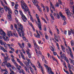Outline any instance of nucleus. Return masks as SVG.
<instances>
[{
    "label": "nucleus",
    "mask_w": 74,
    "mask_h": 74,
    "mask_svg": "<svg viewBox=\"0 0 74 74\" xmlns=\"http://www.w3.org/2000/svg\"><path fill=\"white\" fill-rule=\"evenodd\" d=\"M45 67L46 68V69L48 70L47 71L49 74H54V73L52 71V69L51 68H49L48 66H46Z\"/></svg>",
    "instance_id": "nucleus-4"
},
{
    "label": "nucleus",
    "mask_w": 74,
    "mask_h": 74,
    "mask_svg": "<svg viewBox=\"0 0 74 74\" xmlns=\"http://www.w3.org/2000/svg\"><path fill=\"white\" fill-rule=\"evenodd\" d=\"M50 8H52V7H54V6H53V4H52V2H50Z\"/></svg>",
    "instance_id": "nucleus-44"
},
{
    "label": "nucleus",
    "mask_w": 74,
    "mask_h": 74,
    "mask_svg": "<svg viewBox=\"0 0 74 74\" xmlns=\"http://www.w3.org/2000/svg\"><path fill=\"white\" fill-rule=\"evenodd\" d=\"M20 69H21V68H22V67H21V66L20 65H19V66H17V69H18V70H19V73H21V70L20 69Z\"/></svg>",
    "instance_id": "nucleus-15"
},
{
    "label": "nucleus",
    "mask_w": 74,
    "mask_h": 74,
    "mask_svg": "<svg viewBox=\"0 0 74 74\" xmlns=\"http://www.w3.org/2000/svg\"><path fill=\"white\" fill-rule=\"evenodd\" d=\"M70 3L71 5L73 4V0H70Z\"/></svg>",
    "instance_id": "nucleus-49"
},
{
    "label": "nucleus",
    "mask_w": 74,
    "mask_h": 74,
    "mask_svg": "<svg viewBox=\"0 0 74 74\" xmlns=\"http://www.w3.org/2000/svg\"><path fill=\"white\" fill-rule=\"evenodd\" d=\"M9 15L8 16V18L10 19V20H11V14L10 13H8Z\"/></svg>",
    "instance_id": "nucleus-30"
},
{
    "label": "nucleus",
    "mask_w": 74,
    "mask_h": 74,
    "mask_svg": "<svg viewBox=\"0 0 74 74\" xmlns=\"http://www.w3.org/2000/svg\"><path fill=\"white\" fill-rule=\"evenodd\" d=\"M13 36H15V37H17V38H18V34H17L16 33H14Z\"/></svg>",
    "instance_id": "nucleus-43"
},
{
    "label": "nucleus",
    "mask_w": 74,
    "mask_h": 74,
    "mask_svg": "<svg viewBox=\"0 0 74 74\" xmlns=\"http://www.w3.org/2000/svg\"><path fill=\"white\" fill-rule=\"evenodd\" d=\"M29 51H30V50H27V51H26V52H27V53L28 55H30V53H29Z\"/></svg>",
    "instance_id": "nucleus-53"
},
{
    "label": "nucleus",
    "mask_w": 74,
    "mask_h": 74,
    "mask_svg": "<svg viewBox=\"0 0 74 74\" xmlns=\"http://www.w3.org/2000/svg\"><path fill=\"white\" fill-rule=\"evenodd\" d=\"M64 60L66 61L67 63H69V60H68L67 58H66V59H64Z\"/></svg>",
    "instance_id": "nucleus-42"
},
{
    "label": "nucleus",
    "mask_w": 74,
    "mask_h": 74,
    "mask_svg": "<svg viewBox=\"0 0 74 74\" xmlns=\"http://www.w3.org/2000/svg\"><path fill=\"white\" fill-rule=\"evenodd\" d=\"M6 66L7 67H11V64L10 63H8L7 64H6Z\"/></svg>",
    "instance_id": "nucleus-32"
},
{
    "label": "nucleus",
    "mask_w": 74,
    "mask_h": 74,
    "mask_svg": "<svg viewBox=\"0 0 74 74\" xmlns=\"http://www.w3.org/2000/svg\"><path fill=\"white\" fill-rule=\"evenodd\" d=\"M11 67L12 68V69L13 70H14V71H15V70H16V68L14 66H11Z\"/></svg>",
    "instance_id": "nucleus-36"
},
{
    "label": "nucleus",
    "mask_w": 74,
    "mask_h": 74,
    "mask_svg": "<svg viewBox=\"0 0 74 74\" xmlns=\"http://www.w3.org/2000/svg\"><path fill=\"white\" fill-rule=\"evenodd\" d=\"M19 63H20V64H21V66H23H23H24L23 64V63L22 62H20Z\"/></svg>",
    "instance_id": "nucleus-55"
},
{
    "label": "nucleus",
    "mask_w": 74,
    "mask_h": 74,
    "mask_svg": "<svg viewBox=\"0 0 74 74\" xmlns=\"http://www.w3.org/2000/svg\"><path fill=\"white\" fill-rule=\"evenodd\" d=\"M58 2L59 3V4L61 5H62V1H61V0H58Z\"/></svg>",
    "instance_id": "nucleus-48"
},
{
    "label": "nucleus",
    "mask_w": 74,
    "mask_h": 74,
    "mask_svg": "<svg viewBox=\"0 0 74 74\" xmlns=\"http://www.w3.org/2000/svg\"><path fill=\"white\" fill-rule=\"evenodd\" d=\"M41 69L42 74H44V70H43V69L42 67H41Z\"/></svg>",
    "instance_id": "nucleus-51"
},
{
    "label": "nucleus",
    "mask_w": 74,
    "mask_h": 74,
    "mask_svg": "<svg viewBox=\"0 0 74 74\" xmlns=\"http://www.w3.org/2000/svg\"><path fill=\"white\" fill-rule=\"evenodd\" d=\"M0 69L1 73H3V71H5V72L3 74H9V73H8V72L7 71V69H4L1 68Z\"/></svg>",
    "instance_id": "nucleus-6"
},
{
    "label": "nucleus",
    "mask_w": 74,
    "mask_h": 74,
    "mask_svg": "<svg viewBox=\"0 0 74 74\" xmlns=\"http://www.w3.org/2000/svg\"><path fill=\"white\" fill-rule=\"evenodd\" d=\"M17 31V32H18V35H19V36H20V37H22V35H21L22 34V32H20V31H19V30H18V29L16 28V29Z\"/></svg>",
    "instance_id": "nucleus-18"
},
{
    "label": "nucleus",
    "mask_w": 74,
    "mask_h": 74,
    "mask_svg": "<svg viewBox=\"0 0 74 74\" xmlns=\"http://www.w3.org/2000/svg\"><path fill=\"white\" fill-rule=\"evenodd\" d=\"M69 60L70 61V63L73 64L74 66V61L73 60H71V58H69Z\"/></svg>",
    "instance_id": "nucleus-22"
},
{
    "label": "nucleus",
    "mask_w": 74,
    "mask_h": 74,
    "mask_svg": "<svg viewBox=\"0 0 74 74\" xmlns=\"http://www.w3.org/2000/svg\"><path fill=\"white\" fill-rule=\"evenodd\" d=\"M22 18L23 21L24 22H26V20H27V18L26 17H25V16H24V17H22Z\"/></svg>",
    "instance_id": "nucleus-20"
},
{
    "label": "nucleus",
    "mask_w": 74,
    "mask_h": 74,
    "mask_svg": "<svg viewBox=\"0 0 74 74\" xmlns=\"http://www.w3.org/2000/svg\"><path fill=\"white\" fill-rule=\"evenodd\" d=\"M14 64L15 65V66H16V67H18V64H17V63H16V62L15 63H14Z\"/></svg>",
    "instance_id": "nucleus-64"
},
{
    "label": "nucleus",
    "mask_w": 74,
    "mask_h": 74,
    "mask_svg": "<svg viewBox=\"0 0 74 74\" xmlns=\"http://www.w3.org/2000/svg\"><path fill=\"white\" fill-rule=\"evenodd\" d=\"M34 46L35 47H36V48H37V49H39V48H40L38 47V45L36 44V43H34Z\"/></svg>",
    "instance_id": "nucleus-33"
},
{
    "label": "nucleus",
    "mask_w": 74,
    "mask_h": 74,
    "mask_svg": "<svg viewBox=\"0 0 74 74\" xmlns=\"http://www.w3.org/2000/svg\"><path fill=\"white\" fill-rule=\"evenodd\" d=\"M54 36L55 38V39L57 42H59V40H58V36H56V35L54 34Z\"/></svg>",
    "instance_id": "nucleus-21"
},
{
    "label": "nucleus",
    "mask_w": 74,
    "mask_h": 74,
    "mask_svg": "<svg viewBox=\"0 0 74 74\" xmlns=\"http://www.w3.org/2000/svg\"><path fill=\"white\" fill-rule=\"evenodd\" d=\"M59 14L61 18H62V19L64 21H65L66 20V17L63 15V14L61 12Z\"/></svg>",
    "instance_id": "nucleus-10"
},
{
    "label": "nucleus",
    "mask_w": 74,
    "mask_h": 74,
    "mask_svg": "<svg viewBox=\"0 0 74 74\" xmlns=\"http://www.w3.org/2000/svg\"><path fill=\"white\" fill-rule=\"evenodd\" d=\"M47 56H48V58H49V57H50V59H51V55H50V54H49V53H47Z\"/></svg>",
    "instance_id": "nucleus-59"
},
{
    "label": "nucleus",
    "mask_w": 74,
    "mask_h": 74,
    "mask_svg": "<svg viewBox=\"0 0 74 74\" xmlns=\"http://www.w3.org/2000/svg\"><path fill=\"white\" fill-rule=\"evenodd\" d=\"M50 16L51 19H53V20H54V17L53 16H52V14H50Z\"/></svg>",
    "instance_id": "nucleus-41"
},
{
    "label": "nucleus",
    "mask_w": 74,
    "mask_h": 74,
    "mask_svg": "<svg viewBox=\"0 0 74 74\" xmlns=\"http://www.w3.org/2000/svg\"><path fill=\"white\" fill-rule=\"evenodd\" d=\"M70 30H71V32H72V33L73 34H74V30H72V29H71Z\"/></svg>",
    "instance_id": "nucleus-58"
},
{
    "label": "nucleus",
    "mask_w": 74,
    "mask_h": 74,
    "mask_svg": "<svg viewBox=\"0 0 74 74\" xmlns=\"http://www.w3.org/2000/svg\"><path fill=\"white\" fill-rule=\"evenodd\" d=\"M10 71L11 73H12V74H14V72L11 69H10Z\"/></svg>",
    "instance_id": "nucleus-50"
},
{
    "label": "nucleus",
    "mask_w": 74,
    "mask_h": 74,
    "mask_svg": "<svg viewBox=\"0 0 74 74\" xmlns=\"http://www.w3.org/2000/svg\"><path fill=\"white\" fill-rule=\"evenodd\" d=\"M12 62L14 63H15L16 62H15V60H14V59H12Z\"/></svg>",
    "instance_id": "nucleus-60"
},
{
    "label": "nucleus",
    "mask_w": 74,
    "mask_h": 74,
    "mask_svg": "<svg viewBox=\"0 0 74 74\" xmlns=\"http://www.w3.org/2000/svg\"><path fill=\"white\" fill-rule=\"evenodd\" d=\"M3 45H4V47L5 49H7L8 48L7 47V46L8 45L6 43H5Z\"/></svg>",
    "instance_id": "nucleus-37"
},
{
    "label": "nucleus",
    "mask_w": 74,
    "mask_h": 74,
    "mask_svg": "<svg viewBox=\"0 0 74 74\" xmlns=\"http://www.w3.org/2000/svg\"><path fill=\"white\" fill-rule=\"evenodd\" d=\"M36 17L37 19H39V16H38V15L37 14H36Z\"/></svg>",
    "instance_id": "nucleus-63"
},
{
    "label": "nucleus",
    "mask_w": 74,
    "mask_h": 74,
    "mask_svg": "<svg viewBox=\"0 0 74 74\" xmlns=\"http://www.w3.org/2000/svg\"><path fill=\"white\" fill-rule=\"evenodd\" d=\"M8 56H7V57H4V60L5 61L4 62H3V63H2V66H5V64H6V63L7 62V60H10V58H8Z\"/></svg>",
    "instance_id": "nucleus-3"
},
{
    "label": "nucleus",
    "mask_w": 74,
    "mask_h": 74,
    "mask_svg": "<svg viewBox=\"0 0 74 74\" xmlns=\"http://www.w3.org/2000/svg\"><path fill=\"white\" fill-rule=\"evenodd\" d=\"M68 67L69 68V71H71V65L69 63L68 64Z\"/></svg>",
    "instance_id": "nucleus-24"
},
{
    "label": "nucleus",
    "mask_w": 74,
    "mask_h": 74,
    "mask_svg": "<svg viewBox=\"0 0 74 74\" xmlns=\"http://www.w3.org/2000/svg\"><path fill=\"white\" fill-rule=\"evenodd\" d=\"M7 34L9 36V37H10V36H13V34H12V32L11 31H10L9 32H8L7 33Z\"/></svg>",
    "instance_id": "nucleus-16"
},
{
    "label": "nucleus",
    "mask_w": 74,
    "mask_h": 74,
    "mask_svg": "<svg viewBox=\"0 0 74 74\" xmlns=\"http://www.w3.org/2000/svg\"><path fill=\"white\" fill-rule=\"evenodd\" d=\"M38 35H36V36H35V37H36V38H40V34H37Z\"/></svg>",
    "instance_id": "nucleus-40"
},
{
    "label": "nucleus",
    "mask_w": 74,
    "mask_h": 74,
    "mask_svg": "<svg viewBox=\"0 0 74 74\" xmlns=\"http://www.w3.org/2000/svg\"><path fill=\"white\" fill-rule=\"evenodd\" d=\"M46 7L47 11V12H49V8L48 6H46Z\"/></svg>",
    "instance_id": "nucleus-52"
},
{
    "label": "nucleus",
    "mask_w": 74,
    "mask_h": 74,
    "mask_svg": "<svg viewBox=\"0 0 74 74\" xmlns=\"http://www.w3.org/2000/svg\"><path fill=\"white\" fill-rule=\"evenodd\" d=\"M61 57L62 58V59H64V60L66 59V55L64 54H62V55H61Z\"/></svg>",
    "instance_id": "nucleus-17"
},
{
    "label": "nucleus",
    "mask_w": 74,
    "mask_h": 74,
    "mask_svg": "<svg viewBox=\"0 0 74 74\" xmlns=\"http://www.w3.org/2000/svg\"><path fill=\"white\" fill-rule=\"evenodd\" d=\"M56 45L57 47V48H58V51H59L60 50V48H59V44H58V43H56Z\"/></svg>",
    "instance_id": "nucleus-46"
},
{
    "label": "nucleus",
    "mask_w": 74,
    "mask_h": 74,
    "mask_svg": "<svg viewBox=\"0 0 74 74\" xmlns=\"http://www.w3.org/2000/svg\"><path fill=\"white\" fill-rule=\"evenodd\" d=\"M28 11V13L29 15L30 16V19L32 21V22H34V19H33V17H32V16H31V14H30V11Z\"/></svg>",
    "instance_id": "nucleus-12"
},
{
    "label": "nucleus",
    "mask_w": 74,
    "mask_h": 74,
    "mask_svg": "<svg viewBox=\"0 0 74 74\" xmlns=\"http://www.w3.org/2000/svg\"><path fill=\"white\" fill-rule=\"evenodd\" d=\"M25 34H24V32H22V37L23 38V40H24V41H26V37H25Z\"/></svg>",
    "instance_id": "nucleus-14"
},
{
    "label": "nucleus",
    "mask_w": 74,
    "mask_h": 74,
    "mask_svg": "<svg viewBox=\"0 0 74 74\" xmlns=\"http://www.w3.org/2000/svg\"><path fill=\"white\" fill-rule=\"evenodd\" d=\"M31 65H32V66H32L33 67H34L35 70V71H36V70H37V69L36 68V66L34 65V64H31Z\"/></svg>",
    "instance_id": "nucleus-35"
},
{
    "label": "nucleus",
    "mask_w": 74,
    "mask_h": 74,
    "mask_svg": "<svg viewBox=\"0 0 74 74\" xmlns=\"http://www.w3.org/2000/svg\"><path fill=\"white\" fill-rule=\"evenodd\" d=\"M38 20V22L39 23L37 24L38 27H39L40 30H42V28H41V21L40 20V18L37 19Z\"/></svg>",
    "instance_id": "nucleus-5"
},
{
    "label": "nucleus",
    "mask_w": 74,
    "mask_h": 74,
    "mask_svg": "<svg viewBox=\"0 0 74 74\" xmlns=\"http://www.w3.org/2000/svg\"><path fill=\"white\" fill-rule=\"evenodd\" d=\"M36 7L40 11V12H42V10H41V9L40 8V6H38V5H37Z\"/></svg>",
    "instance_id": "nucleus-27"
},
{
    "label": "nucleus",
    "mask_w": 74,
    "mask_h": 74,
    "mask_svg": "<svg viewBox=\"0 0 74 74\" xmlns=\"http://www.w3.org/2000/svg\"><path fill=\"white\" fill-rule=\"evenodd\" d=\"M27 45L28 46H29V47L30 48H31L32 47V45H31V44H30L29 43H28L27 44Z\"/></svg>",
    "instance_id": "nucleus-56"
},
{
    "label": "nucleus",
    "mask_w": 74,
    "mask_h": 74,
    "mask_svg": "<svg viewBox=\"0 0 74 74\" xmlns=\"http://www.w3.org/2000/svg\"><path fill=\"white\" fill-rule=\"evenodd\" d=\"M42 60L43 62L44 60H45V57L43 56H42Z\"/></svg>",
    "instance_id": "nucleus-61"
},
{
    "label": "nucleus",
    "mask_w": 74,
    "mask_h": 74,
    "mask_svg": "<svg viewBox=\"0 0 74 74\" xmlns=\"http://www.w3.org/2000/svg\"><path fill=\"white\" fill-rule=\"evenodd\" d=\"M31 69L30 71L32 73H33L34 71H33V69L32 68V67H29Z\"/></svg>",
    "instance_id": "nucleus-57"
},
{
    "label": "nucleus",
    "mask_w": 74,
    "mask_h": 74,
    "mask_svg": "<svg viewBox=\"0 0 74 74\" xmlns=\"http://www.w3.org/2000/svg\"><path fill=\"white\" fill-rule=\"evenodd\" d=\"M66 11V13L67 14V15L68 17H69V16H71V15L70 14V10L69 9H67L66 10H65Z\"/></svg>",
    "instance_id": "nucleus-9"
},
{
    "label": "nucleus",
    "mask_w": 74,
    "mask_h": 74,
    "mask_svg": "<svg viewBox=\"0 0 74 74\" xmlns=\"http://www.w3.org/2000/svg\"><path fill=\"white\" fill-rule=\"evenodd\" d=\"M17 25H18V26L19 27H20V28L19 27L18 29L19 30H21V32L22 33V32H23V26L20 23H17Z\"/></svg>",
    "instance_id": "nucleus-7"
},
{
    "label": "nucleus",
    "mask_w": 74,
    "mask_h": 74,
    "mask_svg": "<svg viewBox=\"0 0 74 74\" xmlns=\"http://www.w3.org/2000/svg\"><path fill=\"white\" fill-rule=\"evenodd\" d=\"M19 12H20V14L21 15L22 17H24L25 15H23V13L22 12V11L21 10H19Z\"/></svg>",
    "instance_id": "nucleus-23"
},
{
    "label": "nucleus",
    "mask_w": 74,
    "mask_h": 74,
    "mask_svg": "<svg viewBox=\"0 0 74 74\" xmlns=\"http://www.w3.org/2000/svg\"><path fill=\"white\" fill-rule=\"evenodd\" d=\"M51 58H52V59H53V60H54V61H56V62H57V63L58 64V61L57 60H56V59H55V58L53 57V56H52L51 57Z\"/></svg>",
    "instance_id": "nucleus-28"
},
{
    "label": "nucleus",
    "mask_w": 74,
    "mask_h": 74,
    "mask_svg": "<svg viewBox=\"0 0 74 74\" xmlns=\"http://www.w3.org/2000/svg\"><path fill=\"white\" fill-rule=\"evenodd\" d=\"M15 19L16 20V23H17V24L19 23H18V19L17 18H15Z\"/></svg>",
    "instance_id": "nucleus-62"
},
{
    "label": "nucleus",
    "mask_w": 74,
    "mask_h": 74,
    "mask_svg": "<svg viewBox=\"0 0 74 74\" xmlns=\"http://www.w3.org/2000/svg\"><path fill=\"white\" fill-rule=\"evenodd\" d=\"M50 49L51 50V51H55L54 49H53V48L52 46L50 47Z\"/></svg>",
    "instance_id": "nucleus-39"
},
{
    "label": "nucleus",
    "mask_w": 74,
    "mask_h": 74,
    "mask_svg": "<svg viewBox=\"0 0 74 74\" xmlns=\"http://www.w3.org/2000/svg\"><path fill=\"white\" fill-rule=\"evenodd\" d=\"M17 31V32H18V35H19V36H20V37H22V35H21L22 34V32H20V31H19V30H18V29L16 28V29Z\"/></svg>",
    "instance_id": "nucleus-19"
},
{
    "label": "nucleus",
    "mask_w": 74,
    "mask_h": 74,
    "mask_svg": "<svg viewBox=\"0 0 74 74\" xmlns=\"http://www.w3.org/2000/svg\"><path fill=\"white\" fill-rule=\"evenodd\" d=\"M25 68V71H26V72H27L28 73H30V72H29V69H27V68L26 66L24 67Z\"/></svg>",
    "instance_id": "nucleus-29"
},
{
    "label": "nucleus",
    "mask_w": 74,
    "mask_h": 74,
    "mask_svg": "<svg viewBox=\"0 0 74 74\" xmlns=\"http://www.w3.org/2000/svg\"><path fill=\"white\" fill-rule=\"evenodd\" d=\"M3 42V40H0V43L1 45H3L5 43L4 42Z\"/></svg>",
    "instance_id": "nucleus-38"
},
{
    "label": "nucleus",
    "mask_w": 74,
    "mask_h": 74,
    "mask_svg": "<svg viewBox=\"0 0 74 74\" xmlns=\"http://www.w3.org/2000/svg\"><path fill=\"white\" fill-rule=\"evenodd\" d=\"M71 34V32L70 30H68V35L69 36H70Z\"/></svg>",
    "instance_id": "nucleus-54"
},
{
    "label": "nucleus",
    "mask_w": 74,
    "mask_h": 74,
    "mask_svg": "<svg viewBox=\"0 0 74 74\" xmlns=\"http://www.w3.org/2000/svg\"><path fill=\"white\" fill-rule=\"evenodd\" d=\"M0 34L4 36H3V38L5 41H9V38L8 37L5 36V33L3 30L1 29L0 28Z\"/></svg>",
    "instance_id": "nucleus-2"
},
{
    "label": "nucleus",
    "mask_w": 74,
    "mask_h": 74,
    "mask_svg": "<svg viewBox=\"0 0 74 74\" xmlns=\"http://www.w3.org/2000/svg\"><path fill=\"white\" fill-rule=\"evenodd\" d=\"M24 63L26 65V66H27L29 65V63L27 61L24 62Z\"/></svg>",
    "instance_id": "nucleus-31"
},
{
    "label": "nucleus",
    "mask_w": 74,
    "mask_h": 74,
    "mask_svg": "<svg viewBox=\"0 0 74 74\" xmlns=\"http://www.w3.org/2000/svg\"><path fill=\"white\" fill-rule=\"evenodd\" d=\"M29 24L30 26H31L32 28L34 31H35V29H34V27H33V24H32V23H29Z\"/></svg>",
    "instance_id": "nucleus-26"
},
{
    "label": "nucleus",
    "mask_w": 74,
    "mask_h": 74,
    "mask_svg": "<svg viewBox=\"0 0 74 74\" xmlns=\"http://www.w3.org/2000/svg\"><path fill=\"white\" fill-rule=\"evenodd\" d=\"M56 16L58 19H59V18H60V16H59V15L58 13H57Z\"/></svg>",
    "instance_id": "nucleus-47"
},
{
    "label": "nucleus",
    "mask_w": 74,
    "mask_h": 74,
    "mask_svg": "<svg viewBox=\"0 0 74 74\" xmlns=\"http://www.w3.org/2000/svg\"><path fill=\"white\" fill-rule=\"evenodd\" d=\"M68 49L70 52V56L72 58V59H74V57L73 55V53H72V51H71V49L70 47L69 46H68Z\"/></svg>",
    "instance_id": "nucleus-8"
},
{
    "label": "nucleus",
    "mask_w": 74,
    "mask_h": 74,
    "mask_svg": "<svg viewBox=\"0 0 74 74\" xmlns=\"http://www.w3.org/2000/svg\"><path fill=\"white\" fill-rule=\"evenodd\" d=\"M0 10H1V12L2 14H3L4 13V9L3 8H1L0 6Z\"/></svg>",
    "instance_id": "nucleus-25"
},
{
    "label": "nucleus",
    "mask_w": 74,
    "mask_h": 74,
    "mask_svg": "<svg viewBox=\"0 0 74 74\" xmlns=\"http://www.w3.org/2000/svg\"><path fill=\"white\" fill-rule=\"evenodd\" d=\"M9 11L8 12V14H10V13H11V14H12V12H11V9L9 8H8L7 9Z\"/></svg>",
    "instance_id": "nucleus-34"
},
{
    "label": "nucleus",
    "mask_w": 74,
    "mask_h": 74,
    "mask_svg": "<svg viewBox=\"0 0 74 74\" xmlns=\"http://www.w3.org/2000/svg\"><path fill=\"white\" fill-rule=\"evenodd\" d=\"M32 2L36 6L37 5H38V2L37 0H32Z\"/></svg>",
    "instance_id": "nucleus-11"
},
{
    "label": "nucleus",
    "mask_w": 74,
    "mask_h": 74,
    "mask_svg": "<svg viewBox=\"0 0 74 74\" xmlns=\"http://www.w3.org/2000/svg\"><path fill=\"white\" fill-rule=\"evenodd\" d=\"M0 49L2 50L4 52H8L7 50H5V49L3 47L0 46Z\"/></svg>",
    "instance_id": "nucleus-13"
},
{
    "label": "nucleus",
    "mask_w": 74,
    "mask_h": 74,
    "mask_svg": "<svg viewBox=\"0 0 74 74\" xmlns=\"http://www.w3.org/2000/svg\"><path fill=\"white\" fill-rule=\"evenodd\" d=\"M21 7L23 10H24V11L26 12L27 11H29V10L28 7L27 6L26 4H25L23 0H21Z\"/></svg>",
    "instance_id": "nucleus-1"
},
{
    "label": "nucleus",
    "mask_w": 74,
    "mask_h": 74,
    "mask_svg": "<svg viewBox=\"0 0 74 74\" xmlns=\"http://www.w3.org/2000/svg\"><path fill=\"white\" fill-rule=\"evenodd\" d=\"M18 4H15V5L14 7V8L16 9V10H17V9H18Z\"/></svg>",
    "instance_id": "nucleus-45"
}]
</instances>
